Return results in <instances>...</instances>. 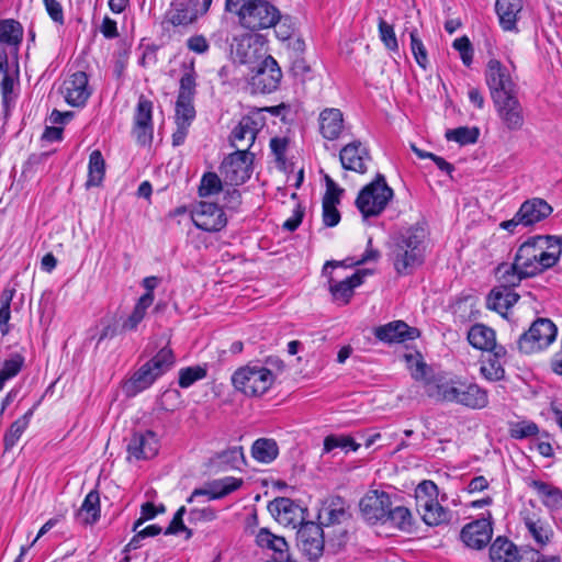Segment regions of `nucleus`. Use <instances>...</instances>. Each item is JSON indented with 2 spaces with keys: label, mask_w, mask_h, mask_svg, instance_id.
<instances>
[{
  "label": "nucleus",
  "mask_w": 562,
  "mask_h": 562,
  "mask_svg": "<svg viewBox=\"0 0 562 562\" xmlns=\"http://www.w3.org/2000/svg\"><path fill=\"white\" fill-rule=\"evenodd\" d=\"M88 169L89 175L86 186L88 188L99 187L105 173V161L100 150L95 149L90 154Z\"/></svg>",
  "instance_id": "43"
},
{
  "label": "nucleus",
  "mask_w": 562,
  "mask_h": 562,
  "mask_svg": "<svg viewBox=\"0 0 562 562\" xmlns=\"http://www.w3.org/2000/svg\"><path fill=\"white\" fill-rule=\"evenodd\" d=\"M452 47L459 52L460 58L464 66H471L473 61V45L467 35L456 38L452 43Z\"/></svg>",
  "instance_id": "60"
},
{
  "label": "nucleus",
  "mask_w": 562,
  "mask_h": 562,
  "mask_svg": "<svg viewBox=\"0 0 562 562\" xmlns=\"http://www.w3.org/2000/svg\"><path fill=\"white\" fill-rule=\"evenodd\" d=\"M211 0H175L166 12L165 22L173 26H187L207 12Z\"/></svg>",
  "instance_id": "14"
},
{
  "label": "nucleus",
  "mask_w": 562,
  "mask_h": 562,
  "mask_svg": "<svg viewBox=\"0 0 562 562\" xmlns=\"http://www.w3.org/2000/svg\"><path fill=\"white\" fill-rule=\"evenodd\" d=\"M318 125L321 135L328 139H338L344 131V114L339 109L326 108L318 116Z\"/></svg>",
  "instance_id": "29"
},
{
  "label": "nucleus",
  "mask_w": 562,
  "mask_h": 562,
  "mask_svg": "<svg viewBox=\"0 0 562 562\" xmlns=\"http://www.w3.org/2000/svg\"><path fill=\"white\" fill-rule=\"evenodd\" d=\"M378 26L380 38L385 47L391 52H398V43L393 25L389 24L383 19H380Z\"/></svg>",
  "instance_id": "58"
},
{
  "label": "nucleus",
  "mask_w": 562,
  "mask_h": 562,
  "mask_svg": "<svg viewBox=\"0 0 562 562\" xmlns=\"http://www.w3.org/2000/svg\"><path fill=\"white\" fill-rule=\"evenodd\" d=\"M159 443L155 432L150 430L133 434L127 443L128 459L145 460L158 453Z\"/></svg>",
  "instance_id": "23"
},
{
  "label": "nucleus",
  "mask_w": 562,
  "mask_h": 562,
  "mask_svg": "<svg viewBox=\"0 0 562 562\" xmlns=\"http://www.w3.org/2000/svg\"><path fill=\"white\" fill-rule=\"evenodd\" d=\"M497 272L501 273L498 286L508 288L509 291H514V288L519 285L522 279L530 278L520 273V270L514 268V262L508 265H501L497 267Z\"/></svg>",
  "instance_id": "51"
},
{
  "label": "nucleus",
  "mask_w": 562,
  "mask_h": 562,
  "mask_svg": "<svg viewBox=\"0 0 562 562\" xmlns=\"http://www.w3.org/2000/svg\"><path fill=\"white\" fill-rule=\"evenodd\" d=\"M446 138L448 140L456 142L461 146L475 144L480 136V130L476 126H460L457 128L448 130L446 132Z\"/></svg>",
  "instance_id": "45"
},
{
  "label": "nucleus",
  "mask_w": 562,
  "mask_h": 562,
  "mask_svg": "<svg viewBox=\"0 0 562 562\" xmlns=\"http://www.w3.org/2000/svg\"><path fill=\"white\" fill-rule=\"evenodd\" d=\"M255 155L240 149L227 155L220 166V178L229 186H240L251 176Z\"/></svg>",
  "instance_id": "11"
},
{
  "label": "nucleus",
  "mask_w": 562,
  "mask_h": 562,
  "mask_svg": "<svg viewBox=\"0 0 562 562\" xmlns=\"http://www.w3.org/2000/svg\"><path fill=\"white\" fill-rule=\"evenodd\" d=\"M360 445L357 443L350 436L345 435H329L324 439V452L328 453L336 448L345 451H357Z\"/></svg>",
  "instance_id": "52"
},
{
  "label": "nucleus",
  "mask_w": 562,
  "mask_h": 562,
  "mask_svg": "<svg viewBox=\"0 0 562 562\" xmlns=\"http://www.w3.org/2000/svg\"><path fill=\"white\" fill-rule=\"evenodd\" d=\"M417 510L428 526L448 524L452 518V513L440 505L439 502L426 504V506L418 507Z\"/></svg>",
  "instance_id": "40"
},
{
  "label": "nucleus",
  "mask_w": 562,
  "mask_h": 562,
  "mask_svg": "<svg viewBox=\"0 0 562 562\" xmlns=\"http://www.w3.org/2000/svg\"><path fill=\"white\" fill-rule=\"evenodd\" d=\"M263 124L265 122L260 111L251 112L243 116L238 125L234 127L231 133V145L236 148V150L245 149L249 151Z\"/></svg>",
  "instance_id": "16"
},
{
  "label": "nucleus",
  "mask_w": 562,
  "mask_h": 562,
  "mask_svg": "<svg viewBox=\"0 0 562 562\" xmlns=\"http://www.w3.org/2000/svg\"><path fill=\"white\" fill-rule=\"evenodd\" d=\"M562 255V237L537 235L522 243L514 257V268L525 276H537L557 265Z\"/></svg>",
  "instance_id": "1"
},
{
  "label": "nucleus",
  "mask_w": 562,
  "mask_h": 562,
  "mask_svg": "<svg viewBox=\"0 0 562 562\" xmlns=\"http://www.w3.org/2000/svg\"><path fill=\"white\" fill-rule=\"evenodd\" d=\"M244 484L241 477L225 476L213 480V499L223 498L240 488Z\"/></svg>",
  "instance_id": "47"
},
{
  "label": "nucleus",
  "mask_w": 562,
  "mask_h": 562,
  "mask_svg": "<svg viewBox=\"0 0 562 562\" xmlns=\"http://www.w3.org/2000/svg\"><path fill=\"white\" fill-rule=\"evenodd\" d=\"M65 100L72 106H81L89 99L88 77L83 71L72 74L65 82Z\"/></svg>",
  "instance_id": "28"
},
{
  "label": "nucleus",
  "mask_w": 562,
  "mask_h": 562,
  "mask_svg": "<svg viewBox=\"0 0 562 562\" xmlns=\"http://www.w3.org/2000/svg\"><path fill=\"white\" fill-rule=\"evenodd\" d=\"M248 88L251 93L268 94L274 92L281 82L282 71L272 56L265 57L255 70H251Z\"/></svg>",
  "instance_id": "12"
},
{
  "label": "nucleus",
  "mask_w": 562,
  "mask_h": 562,
  "mask_svg": "<svg viewBox=\"0 0 562 562\" xmlns=\"http://www.w3.org/2000/svg\"><path fill=\"white\" fill-rule=\"evenodd\" d=\"M557 334V326L551 319L539 317L519 336L517 349L526 355L540 351L555 340Z\"/></svg>",
  "instance_id": "9"
},
{
  "label": "nucleus",
  "mask_w": 562,
  "mask_h": 562,
  "mask_svg": "<svg viewBox=\"0 0 562 562\" xmlns=\"http://www.w3.org/2000/svg\"><path fill=\"white\" fill-rule=\"evenodd\" d=\"M374 337L385 344H400L419 337V329L403 321H393L373 329Z\"/></svg>",
  "instance_id": "20"
},
{
  "label": "nucleus",
  "mask_w": 562,
  "mask_h": 562,
  "mask_svg": "<svg viewBox=\"0 0 562 562\" xmlns=\"http://www.w3.org/2000/svg\"><path fill=\"white\" fill-rule=\"evenodd\" d=\"M279 456V446L272 438H258L251 446V457L260 463H271Z\"/></svg>",
  "instance_id": "39"
},
{
  "label": "nucleus",
  "mask_w": 562,
  "mask_h": 562,
  "mask_svg": "<svg viewBox=\"0 0 562 562\" xmlns=\"http://www.w3.org/2000/svg\"><path fill=\"white\" fill-rule=\"evenodd\" d=\"M154 296L150 294H143L134 306L131 315L124 321L122 328L124 330H134L138 324L144 319L147 308L153 304Z\"/></svg>",
  "instance_id": "44"
},
{
  "label": "nucleus",
  "mask_w": 562,
  "mask_h": 562,
  "mask_svg": "<svg viewBox=\"0 0 562 562\" xmlns=\"http://www.w3.org/2000/svg\"><path fill=\"white\" fill-rule=\"evenodd\" d=\"M44 4L52 20L60 25L64 24L61 4L57 0H44Z\"/></svg>",
  "instance_id": "64"
},
{
  "label": "nucleus",
  "mask_w": 562,
  "mask_h": 562,
  "mask_svg": "<svg viewBox=\"0 0 562 562\" xmlns=\"http://www.w3.org/2000/svg\"><path fill=\"white\" fill-rule=\"evenodd\" d=\"M268 510L279 522L284 525L295 527L303 519V508L288 497L274 498L268 504Z\"/></svg>",
  "instance_id": "27"
},
{
  "label": "nucleus",
  "mask_w": 562,
  "mask_h": 562,
  "mask_svg": "<svg viewBox=\"0 0 562 562\" xmlns=\"http://www.w3.org/2000/svg\"><path fill=\"white\" fill-rule=\"evenodd\" d=\"M438 486L430 480L422 481L415 490L417 508L438 502Z\"/></svg>",
  "instance_id": "50"
},
{
  "label": "nucleus",
  "mask_w": 562,
  "mask_h": 562,
  "mask_svg": "<svg viewBox=\"0 0 562 562\" xmlns=\"http://www.w3.org/2000/svg\"><path fill=\"white\" fill-rule=\"evenodd\" d=\"M427 236L428 231L425 222H417L393 236L390 258L398 274H411L423 265Z\"/></svg>",
  "instance_id": "2"
},
{
  "label": "nucleus",
  "mask_w": 562,
  "mask_h": 562,
  "mask_svg": "<svg viewBox=\"0 0 562 562\" xmlns=\"http://www.w3.org/2000/svg\"><path fill=\"white\" fill-rule=\"evenodd\" d=\"M207 375V364L188 367L179 372V385L183 389L191 386L194 382Z\"/></svg>",
  "instance_id": "54"
},
{
  "label": "nucleus",
  "mask_w": 562,
  "mask_h": 562,
  "mask_svg": "<svg viewBox=\"0 0 562 562\" xmlns=\"http://www.w3.org/2000/svg\"><path fill=\"white\" fill-rule=\"evenodd\" d=\"M296 542L302 553L312 562H316L324 552V531L314 521L301 522L296 532Z\"/></svg>",
  "instance_id": "15"
},
{
  "label": "nucleus",
  "mask_w": 562,
  "mask_h": 562,
  "mask_svg": "<svg viewBox=\"0 0 562 562\" xmlns=\"http://www.w3.org/2000/svg\"><path fill=\"white\" fill-rule=\"evenodd\" d=\"M100 496L97 491H91L85 497L80 508L76 512L78 524L88 526L94 525L100 518Z\"/></svg>",
  "instance_id": "33"
},
{
  "label": "nucleus",
  "mask_w": 562,
  "mask_h": 562,
  "mask_svg": "<svg viewBox=\"0 0 562 562\" xmlns=\"http://www.w3.org/2000/svg\"><path fill=\"white\" fill-rule=\"evenodd\" d=\"M529 486L538 493L547 508L550 510L562 508V490L539 480H532Z\"/></svg>",
  "instance_id": "36"
},
{
  "label": "nucleus",
  "mask_w": 562,
  "mask_h": 562,
  "mask_svg": "<svg viewBox=\"0 0 562 562\" xmlns=\"http://www.w3.org/2000/svg\"><path fill=\"white\" fill-rule=\"evenodd\" d=\"M245 463L243 447L234 446L213 454V468L218 470L239 469Z\"/></svg>",
  "instance_id": "38"
},
{
  "label": "nucleus",
  "mask_w": 562,
  "mask_h": 562,
  "mask_svg": "<svg viewBox=\"0 0 562 562\" xmlns=\"http://www.w3.org/2000/svg\"><path fill=\"white\" fill-rule=\"evenodd\" d=\"M274 374L260 364H248L232 375L234 386L248 396H260L272 385Z\"/></svg>",
  "instance_id": "6"
},
{
  "label": "nucleus",
  "mask_w": 562,
  "mask_h": 562,
  "mask_svg": "<svg viewBox=\"0 0 562 562\" xmlns=\"http://www.w3.org/2000/svg\"><path fill=\"white\" fill-rule=\"evenodd\" d=\"M190 214L194 226L200 231L195 236L193 233H191V235L196 239V246L199 248L203 245L204 248L207 249V240L211 233V203L200 201L192 204Z\"/></svg>",
  "instance_id": "26"
},
{
  "label": "nucleus",
  "mask_w": 562,
  "mask_h": 562,
  "mask_svg": "<svg viewBox=\"0 0 562 562\" xmlns=\"http://www.w3.org/2000/svg\"><path fill=\"white\" fill-rule=\"evenodd\" d=\"M175 363V356L170 348H161L150 360L144 363L126 382L125 389L128 395L148 389L154 382L165 374Z\"/></svg>",
  "instance_id": "4"
},
{
  "label": "nucleus",
  "mask_w": 562,
  "mask_h": 562,
  "mask_svg": "<svg viewBox=\"0 0 562 562\" xmlns=\"http://www.w3.org/2000/svg\"><path fill=\"white\" fill-rule=\"evenodd\" d=\"M485 82L492 101L518 94V87L508 69L497 59H490L485 69Z\"/></svg>",
  "instance_id": "13"
},
{
  "label": "nucleus",
  "mask_w": 562,
  "mask_h": 562,
  "mask_svg": "<svg viewBox=\"0 0 562 562\" xmlns=\"http://www.w3.org/2000/svg\"><path fill=\"white\" fill-rule=\"evenodd\" d=\"M539 427L533 422H517L510 425L509 435L514 439H526L538 435Z\"/></svg>",
  "instance_id": "56"
},
{
  "label": "nucleus",
  "mask_w": 562,
  "mask_h": 562,
  "mask_svg": "<svg viewBox=\"0 0 562 562\" xmlns=\"http://www.w3.org/2000/svg\"><path fill=\"white\" fill-rule=\"evenodd\" d=\"M371 274L369 269L357 270L352 276L336 281L331 276L328 278L329 292L334 300L348 304L353 295V290L363 283L367 276Z\"/></svg>",
  "instance_id": "25"
},
{
  "label": "nucleus",
  "mask_w": 562,
  "mask_h": 562,
  "mask_svg": "<svg viewBox=\"0 0 562 562\" xmlns=\"http://www.w3.org/2000/svg\"><path fill=\"white\" fill-rule=\"evenodd\" d=\"M521 9V0H496L495 11L504 31H517V20Z\"/></svg>",
  "instance_id": "31"
},
{
  "label": "nucleus",
  "mask_w": 562,
  "mask_h": 562,
  "mask_svg": "<svg viewBox=\"0 0 562 562\" xmlns=\"http://www.w3.org/2000/svg\"><path fill=\"white\" fill-rule=\"evenodd\" d=\"M132 132L139 145H149L153 140V102L144 95L138 99Z\"/></svg>",
  "instance_id": "17"
},
{
  "label": "nucleus",
  "mask_w": 562,
  "mask_h": 562,
  "mask_svg": "<svg viewBox=\"0 0 562 562\" xmlns=\"http://www.w3.org/2000/svg\"><path fill=\"white\" fill-rule=\"evenodd\" d=\"M195 116V110L192 104V99H177L176 102V124L190 125Z\"/></svg>",
  "instance_id": "57"
},
{
  "label": "nucleus",
  "mask_w": 562,
  "mask_h": 562,
  "mask_svg": "<svg viewBox=\"0 0 562 562\" xmlns=\"http://www.w3.org/2000/svg\"><path fill=\"white\" fill-rule=\"evenodd\" d=\"M194 88H195V79L193 77L192 72L184 74L180 79V88L178 98L186 100V99H192L194 94Z\"/></svg>",
  "instance_id": "61"
},
{
  "label": "nucleus",
  "mask_w": 562,
  "mask_h": 562,
  "mask_svg": "<svg viewBox=\"0 0 562 562\" xmlns=\"http://www.w3.org/2000/svg\"><path fill=\"white\" fill-rule=\"evenodd\" d=\"M409 37H411V50L414 55V58L417 63V65L423 68L424 70H426L428 68V54H427V49L423 43V41L420 40L419 35H418V31L416 29L412 30L409 32Z\"/></svg>",
  "instance_id": "53"
},
{
  "label": "nucleus",
  "mask_w": 562,
  "mask_h": 562,
  "mask_svg": "<svg viewBox=\"0 0 562 562\" xmlns=\"http://www.w3.org/2000/svg\"><path fill=\"white\" fill-rule=\"evenodd\" d=\"M282 20V15L277 7L267 0H252L244 4L239 12V23L245 29L255 31L276 27Z\"/></svg>",
  "instance_id": "7"
},
{
  "label": "nucleus",
  "mask_w": 562,
  "mask_h": 562,
  "mask_svg": "<svg viewBox=\"0 0 562 562\" xmlns=\"http://www.w3.org/2000/svg\"><path fill=\"white\" fill-rule=\"evenodd\" d=\"M237 186H229L213 172V212L217 207L235 211L241 203V194Z\"/></svg>",
  "instance_id": "24"
},
{
  "label": "nucleus",
  "mask_w": 562,
  "mask_h": 562,
  "mask_svg": "<svg viewBox=\"0 0 562 562\" xmlns=\"http://www.w3.org/2000/svg\"><path fill=\"white\" fill-rule=\"evenodd\" d=\"M495 339V331L484 324L473 325L468 333L470 345L480 350L491 348Z\"/></svg>",
  "instance_id": "41"
},
{
  "label": "nucleus",
  "mask_w": 562,
  "mask_h": 562,
  "mask_svg": "<svg viewBox=\"0 0 562 562\" xmlns=\"http://www.w3.org/2000/svg\"><path fill=\"white\" fill-rule=\"evenodd\" d=\"M480 371L488 381H499L505 375L503 361L494 359L491 356H487V359L483 361Z\"/></svg>",
  "instance_id": "55"
},
{
  "label": "nucleus",
  "mask_w": 562,
  "mask_h": 562,
  "mask_svg": "<svg viewBox=\"0 0 562 562\" xmlns=\"http://www.w3.org/2000/svg\"><path fill=\"white\" fill-rule=\"evenodd\" d=\"M1 75L3 76L1 81L2 105L4 113L8 114L18 97L15 92L16 82L14 78L8 74V66L4 67V71L1 72L0 76Z\"/></svg>",
  "instance_id": "46"
},
{
  "label": "nucleus",
  "mask_w": 562,
  "mask_h": 562,
  "mask_svg": "<svg viewBox=\"0 0 562 562\" xmlns=\"http://www.w3.org/2000/svg\"><path fill=\"white\" fill-rule=\"evenodd\" d=\"M186 507L181 506L175 514L169 526L165 530V535H177L180 531H186L187 527L183 524V515L186 514Z\"/></svg>",
  "instance_id": "62"
},
{
  "label": "nucleus",
  "mask_w": 562,
  "mask_h": 562,
  "mask_svg": "<svg viewBox=\"0 0 562 562\" xmlns=\"http://www.w3.org/2000/svg\"><path fill=\"white\" fill-rule=\"evenodd\" d=\"M304 213H305L304 206H302L301 204H297L295 206V209L293 210L292 216L283 223V225H282L283 229L289 231V232H294L302 223Z\"/></svg>",
  "instance_id": "63"
},
{
  "label": "nucleus",
  "mask_w": 562,
  "mask_h": 562,
  "mask_svg": "<svg viewBox=\"0 0 562 562\" xmlns=\"http://www.w3.org/2000/svg\"><path fill=\"white\" fill-rule=\"evenodd\" d=\"M393 195V189L387 186L385 177L376 173L374 180L358 193L356 206L363 218L375 217L386 209Z\"/></svg>",
  "instance_id": "5"
},
{
  "label": "nucleus",
  "mask_w": 562,
  "mask_h": 562,
  "mask_svg": "<svg viewBox=\"0 0 562 562\" xmlns=\"http://www.w3.org/2000/svg\"><path fill=\"white\" fill-rule=\"evenodd\" d=\"M256 542L259 547L273 551L272 559H285L289 552V546L283 537L273 535L269 529L261 528L257 536Z\"/></svg>",
  "instance_id": "37"
},
{
  "label": "nucleus",
  "mask_w": 562,
  "mask_h": 562,
  "mask_svg": "<svg viewBox=\"0 0 562 562\" xmlns=\"http://www.w3.org/2000/svg\"><path fill=\"white\" fill-rule=\"evenodd\" d=\"M493 562H519L520 555L515 543L505 537H497L490 548Z\"/></svg>",
  "instance_id": "35"
},
{
  "label": "nucleus",
  "mask_w": 562,
  "mask_h": 562,
  "mask_svg": "<svg viewBox=\"0 0 562 562\" xmlns=\"http://www.w3.org/2000/svg\"><path fill=\"white\" fill-rule=\"evenodd\" d=\"M34 414V407L30 408L23 416L18 418L15 422H13L8 429V431L4 434L3 442H4V450L9 451L11 450L16 442L20 440L21 436L25 431V429L29 427L31 418Z\"/></svg>",
  "instance_id": "42"
},
{
  "label": "nucleus",
  "mask_w": 562,
  "mask_h": 562,
  "mask_svg": "<svg viewBox=\"0 0 562 562\" xmlns=\"http://www.w3.org/2000/svg\"><path fill=\"white\" fill-rule=\"evenodd\" d=\"M493 104L502 124L508 131L521 130L525 124V115L517 94L494 100Z\"/></svg>",
  "instance_id": "18"
},
{
  "label": "nucleus",
  "mask_w": 562,
  "mask_h": 562,
  "mask_svg": "<svg viewBox=\"0 0 562 562\" xmlns=\"http://www.w3.org/2000/svg\"><path fill=\"white\" fill-rule=\"evenodd\" d=\"M430 373L431 369L424 361H417L415 368L412 370V376L416 381L423 382L424 391L426 394L428 390V383L434 382L435 380L445 379L443 375H434Z\"/></svg>",
  "instance_id": "59"
},
{
  "label": "nucleus",
  "mask_w": 562,
  "mask_h": 562,
  "mask_svg": "<svg viewBox=\"0 0 562 562\" xmlns=\"http://www.w3.org/2000/svg\"><path fill=\"white\" fill-rule=\"evenodd\" d=\"M191 505L189 512L190 522L207 521L211 515V487L204 486L203 488L195 490L188 498Z\"/></svg>",
  "instance_id": "30"
},
{
  "label": "nucleus",
  "mask_w": 562,
  "mask_h": 562,
  "mask_svg": "<svg viewBox=\"0 0 562 562\" xmlns=\"http://www.w3.org/2000/svg\"><path fill=\"white\" fill-rule=\"evenodd\" d=\"M427 396L437 402L454 403L471 409L488 405L487 391L460 376L435 380L428 383Z\"/></svg>",
  "instance_id": "3"
},
{
  "label": "nucleus",
  "mask_w": 562,
  "mask_h": 562,
  "mask_svg": "<svg viewBox=\"0 0 562 562\" xmlns=\"http://www.w3.org/2000/svg\"><path fill=\"white\" fill-rule=\"evenodd\" d=\"M24 363V358L20 353H12L9 359H5L0 367V390L3 389L5 382L21 371Z\"/></svg>",
  "instance_id": "48"
},
{
  "label": "nucleus",
  "mask_w": 562,
  "mask_h": 562,
  "mask_svg": "<svg viewBox=\"0 0 562 562\" xmlns=\"http://www.w3.org/2000/svg\"><path fill=\"white\" fill-rule=\"evenodd\" d=\"M519 294L505 286H494L486 297L487 308L506 316V312L518 301Z\"/></svg>",
  "instance_id": "32"
},
{
  "label": "nucleus",
  "mask_w": 562,
  "mask_h": 562,
  "mask_svg": "<svg viewBox=\"0 0 562 562\" xmlns=\"http://www.w3.org/2000/svg\"><path fill=\"white\" fill-rule=\"evenodd\" d=\"M392 505L390 495L383 491H370L360 501L362 516L370 522L384 521L387 509Z\"/></svg>",
  "instance_id": "19"
},
{
  "label": "nucleus",
  "mask_w": 562,
  "mask_h": 562,
  "mask_svg": "<svg viewBox=\"0 0 562 562\" xmlns=\"http://www.w3.org/2000/svg\"><path fill=\"white\" fill-rule=\"evenodd\" d=\"M383 522H390L401 530H408L412 527V514L409 509L404 506L392 508L391 505Z\"/></svg>",
  "instance_id": "49"
},
{
  "label": "nucleus",
  "mask_w": 562,
  "mask_h": 562,
  "mask_svg": "<svg viewBox=\"0 0 562 562\" xmlns=\"http://www.w3.org/2000/svg\"><path fill=\"white\" fill-rule=\"evenodd\" d=\"M266 43V37L259 33H245L235 37L231 49L233 60L255 70L256 65L269 56Z\"/></svg>",
  "instance_id": "8"
},
{
  "label": "nucleus",
  "mask_w": 562,
  "mask_h": 562,
  "mask_svg": "<svg viewBox=\"0 0 562 562\" xmlns=\"http://www.w3.org/2000/svg\"><path fill=\"white\" fill-rule=\"evenodd\" d=\"M492 535V522L482 518L465 525L460 537L467 547L481 550L491 541Z\"/></svg>",
  "instance_id": "21"
},
{
  "label": "nucleus",
  "mask_w": 562,
  "mask_h": 562,
  "mask_svg": "<svg viewBox=\"0 0 562 562\" xmlns=\"http://www.w3.org/2000/svg\"><path fill=\"white\" fill-rule=\"evenodd\" d=\"M553 212V207L543 199L532 198L526 200L513 218L499 224L502 229L514 234L518 226L529 227L544 221Z\"/></svg>",
  "instance_id": "10"
},
{
  "label": "nucleus",
  "mask_w": 562,
  "mask_h": 562,
  "mask_svg": "<svg viewBox=\"0 0 562 562\" xmlns=\"http://www.w3.org/2000/svg\"><path fill=\"white\" fill-rule=\"evenodd\" d=\"M339 159L344 169L364 173L367 171L366 164L371 160V156L360 140H353L340 149Z\"/></svg>",
  "instance_id": "22"
},
{
  "label": "nucleus",
  "mask_w": 562,
  "mask_h": 562,
  "mask_svg": "<svg viewBox=\"0 0 562 562\" xmlns=\"http://www.w3.org/2000/svg\"><path fill=\"white\" fill-rule=\"evenodd\" d=\"M522 521L533 540L541 547L547 546L553 535L552 529L547 521L535 514L521 513Z\"/></svg>",
  "instance_id": "34"
}]
</instances>
